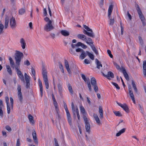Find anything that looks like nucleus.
Instances as JSON below:
<instances>
[{
    "mask_svg": "<svg viewBox=\"0 0 146 146\" xmlns=\"http://www.w3.org/2000/svg\"><path fill=\"white\" fill-rule=\"evenodd\" d=\"M68 89L70 93H71V94H73V92L72 90V86L70 83H69L68 84Z\"/></svg>",
    "mask_w": 146,
    "mask_h": 146,
    "instance_id": "obj_33",
    "label": "nucleus"
},
{
    "mask_svg": "<svg viewBox=\"0 0 146 146\" xmlns=\"http://www.w3.org/2000/svg\"><path fill=\"white\" fill-rule=\"evenodd\" d=\"M4 28V25L2 24L1 22L0 21V35L3 33Z\"/></svg>",
    "mask_w": 146,
    "mask_h": 146,
    "instance_id": "obj_39",
    "label": "nucleus"
},
{
    "mask_svg": "<svg viewBox=\"0 0 146 146\" xmlns=\"http://www.w3.org/2000/svg\"><path fill=\"white\" fill-rule=\"evenodd\" d=\"M139 107L140 108V110L141 112L142 113H143V108L140 105V104H139Z\"/></svg>",
    "mask_w": 146,
    "mask_h": 146,
    "instance_id": "obj_62",
    "label": "nucleus"
},
{
    "mask_svg": "<svg viewBox=\"0 0 146 146\" xmlns=\"http://www.w3.org/2000/svg\"><path fill=\"white\" fill-rule=\"evenodd\" d=\"M113 64L117 69L118 70H121V68L120 66L117 63L115 62H114Z\"/></svg>",
    "mask_w": 146,
    "mask_h": 146,
    "instance_id": "obj_47",
    "label": "nucleus"
},
{
    "mask_svg": "<svg viewBox=\"0 0 146 146\" xmlns=\"http://www.w3.org/2000/svg\"><path fill=\"white\" fill-rule=\"evenodd\" d=\"M10 25L12 29H15L17 27V24L15 18L12 17L10 19Z\"/></svg>",
    "mask_w": 146,
    "mask_h": 146,
    "instance_id": "obj_10",
    "label": "nucleus"
},
{
    "mask_svg": "<svg viewBox=\"0 0 146 146\" xmlns=\"http://www.w3.org/2000/svg\"><path fill=\"white\" fill-rule=\"evenodd\" d=\"M84 50H83L80 48H78L76 50V51L77 52H82Z\"/></svg>",
    "mask_w": 146,
    "mask_h": 146,
    "instance_id": "obj_56",
    "label": "nucleus"
},
{
    "mask_svg": "<svg viewBox=\"0 0 146 146\" xmlns=\"http://www.w3.org/2000/svg\"><path fill=\"white\" fill-rule=\"evenodd\" d=\"M92 50L96 55L98 54V52L94 45H92L91 46Z\"/></svg>",
    "mask_w": 146,
    "mask_h": 146,
    "instance_id": "obj_29",
    "label": "nucleus"
},
{
    "mask_svg": "<svg viewBox=\"0 0 146 146\" xmlns=\"http://www.w3.org/2000/svg\"><path fill=\"white\" fill-rule=\"evenodd\" d=\"M99 113H101L103 112V110L102 109V107L101 106H99Z\"/></svg>",
    "mask_w": 146,
    "mask_h": 146,
    "instance_id": "obj_64",
    "label": "nucleus"
},
{
    "mask_svg": "<svg viewBox=\"0 0 146 146\" xmlns=\"http://www.w3.org/2000/svg\"><path fill=\"white\" fill-rule=\"evenodd\" d=\"M67 118L69 124L71 125L72 124V118L70 114L69 111L66 112Z\"/></svg>",
    "mask_w": 146,
    "mask_h": 146,
    "instance_id": "obj_12",
    "label": "nucleus"
},
{
    "mask_svg": "<svg viewBox=\"0 0 146 146\" xmlns=\"http://www.w3.org/2000/svg\"><path fill=\"white\" fill-rule=\"evenodd\" d=\"M84 62L86 64H88L90 63V61L87 59H86L84 60Z\"/></svg>",
    "mask_w": 146,
    "mask_h": 146,
    "instance_id": "obj_63",
    "label": "nucleus"
},
{
    "mask_svg": "<svg viewBox=\"0 0 146 146\" xmlns=\"http://www.w3.org/2000/svg\"><path fill=\"white\" fill-rule=\"evenodd\" d=\"M81 75L82 79L87 84L89 88V91L90 92L92 90V88L89 78H88L87 79L85 75L83 74H81Z\"/></svg>",
    "mask_w": 146,
    "mask_h": 146,
    "instance_id": "obj_7",
    "label": "nucleus"
},
{
    "mask_svg": "<svg viewBox=\"0 0 146 146\" xmlns=\"http://www.w3.org/2000/svg\"><path fill=\"white\" fill-rule=\"evenodd\" d=\"M93 116L97 123L98 125H100V121L97 115L96 114L94 113L93 114Z\"/></svg>",
    "mask_w": 146,
    "mask_h": 146,
    "instance_id": "obj_22",
    "label": "nucleus"
},
{
    "mask_svg": "<svg viewBox=\"0 0 146 146\" xmlns=\"http://www.w3.org/2000/svg\"><path fill=\"white\" fill-rule=\"evenodd\" d=\"M44 19L46 22H48L44 26V30L46 32H48L53 29L54 27L52 24V21L50 20L47 17H45Z\"/></svg>",
    "mask_w": 146,
    "mask_h": 146,
    "instance_id": "obj_1",
    "label": "nucleus"
},
{
    "mask_svg": "<svg viewBox=\"0 0 146 146\" xmlns=\"http://www.w3.org/2000/svg\"><path fill=\"white\" fill-rule=\"evenodd\" d=\"M24 63L25 65H26L27 66H29L30 65V63L28 60L26 61H25Z\"/></svg>",
    "mask_w": 146,
    "mask_h": 146,
    "instance_id": "obj_53",
    "label": "nucleus"
},
{
    "mask_svg": "<svg viewBox=\"0 0 146 146\" xmlns=\"http://www.w3.org/2000/svg\"><path fill=\"white\" fill-rule=\"evenodd\" d=\"M122 108L127 113H128L129 112V110L128 108V106L125 104H123V106Z\"/></svg>",
    "mask_w": 146,
    "mask_h": 146,
    "instance_id": "obj_25",
    "label": "nucleus"
},
{
    "mask_svg": "<svg viewBox=\"0 0 146 146\" xmlns=\"http://www.w3.org/2000/svg\"><path fill=\"white\" fill-rule=\"evenodd\" d=\"M86 55L87 54H86V52L84 50L82 52H81V54L79 58L80 59L83 60L85 58Z\"/></svg>",
    "mask_w": 146,
    "mask_h": 146,
    "instance_id": "obj_26",
    "label": "nucleus"
},
{
    "mask_svg": "<svg viewBox=\"0 0 146 146\" xmlns=\"http://www.w3.org/2000/svg\"><path fill=\"white\" fill-rule=\"evenodd\" d=\"M85 125V128L87 132L90 133V124L89 123L88 119L85 115L83 116Z\"/></svg>",
    "mask_w": 146,
    "mask_h": 146,
    "instance_id": "obj_5",
    "label": "nucleus"
},
{
    "mask_svg": "<svg viewBox=\"0 0 146 146\" xmlns=\"http://www.w3.org/2000/svg\"><path fill=\"white\" fill-rule=\"evenodd\" d=\"M32 136H33L34 142L35 143L38 144V139L36 137V133L35 130H34L32 132Z\"/></svg>",
    "mask_w": 146,
    "mask_h": 146,
    "instance_id": "obj_14",
    "label": "nucleus"
},
{
    "mask_svg": "<svg viewBox=\"0 0 146 146\" xmlns=\"http://www.w3.org/2000/svg\"><path fill=\"white\" fill-rule=\"evenodd\" d=\"M24 75L26 82H30L29 79H30V77L28 75L25 73L24 74Z\"/></svg>",
    "mask_w": 146,
    "mask_h": 146,
    "instance_id": "obj_38",
    "label": "nucleus"
},
{
    "mask_svg": "<svg viewBox=\"0 0 146 146\" xmlns=\"http://www.w3.org/2000/svg\"><path fill=\"white\" fill-rule=\"evenodd\" d=\"M40 95L41 96V97H42L43 96V87H40Z\"/></svg>",
    "mask_w": 146,
    "mask_h": 146,
    "instance_id": "obj_54",
    "label": "nucleus"
},
{
    "mask_svg": "<svg viewBox=\"0 0 146 146\" xmlns=\"http://www.w3.org/2000/svg\"><path fill=\"white\" fill-rule=\"evenodd\" d=\"M90 82L92 86L93 87L94 90L96 92L98 91L97 82L96 79L94 77H92L90 80Z\"/></svg>",
    "mask_w": 146,
    "mask_h": 146,
    "instance_id": "obj_6",
    "label": "nucleus"
},
{
    "mask_svg": "<svg viewBox=\"0 0 146 146\" xmlns=\"http://www.w3.org/2000/svg\"><path fill=\"white\" fill-rule=\"evenodd\" d=\"M17 90L18 91V95L19 99L21 103H22L23 100V96L21 92V86L19 84H18L17 86Z\"/></svg>",
    "mask_w": 146,
    "mask_h": 146,
    "instance_id": "obj_9",
    "label": "nucleus"
},
{
    "mask_svg": "<svg viewBox=\"0 0 146 146\" xmlns=\"http://www.w3.org/2000/svg\"><path fill=\"white\" fill-rule=\"evenodd\" d=\"M88 36L91 37L92 38H94L95 35L93 31L92 32H88L86 34Z\"/></svg>",
    "mask_w": 146,
    "mask_h": 146,
    "instance_id": "obj_31",
    "label": "nucleus"
},
{
    "mask_svg": "<svg viewBox=\"0 0 146 146\" xmlns=\"http://www.w3.org/2000/svg\"><path fill=\"white\" fill-rule=\"evenodd\" d=\"M28 118L30 122L32 123L33 124H34V121L33 120V117L31 115L29 114L28 116Z\"/></svg>",
    "mask_w": 146,
    "mask_h": 146,
    "instance_id": "obj_35",
    "label": "nucleus"
},
{
    "mask_svg": "<svg viewBox=\"0 0 146 146\" xmlns=\"http://www.w3.org/2000/svg\"><path fill=\"white\" fill-rule=\"evenodd\" d=\"M71 107L72 113H73V117L74 118V119H76V114H75V108L73 102L72 103Z\"/></svg>",
    "mask_w": 146,
    "mask_h": 146,
    "instance_id": "obj_24",
    "label": "nucleus"
},
{
    "mask_svg": "<svg viewBox=\"0 0 146 146\" xmlns=\"http://www.w3.org/2000/svg\"><path fill=\"white\" fill-rule=\"evenodd\" d=\"M135 7L137 10L139 15L143 14L142 11H141L140 8L137 4H135Z\"/></svg>",
    "mask_w": 146,
    "mask_h": 146,
    "instance_id": "obj_20",
    "label": "nucleus"
},
{
    "mask_svg": "<svg viewBox=\"0 0 146 146\" xmlns=\"http://www.w3.org/2000/svg\"><path fill=\"white\" fill-rule=\"evenodd\" d=\"M77 37L78 38L81 39L85 41L86 40V36L83 34H79L77 35Z\"/></svg>",
    "mask_w": 146,
    "mask_h": 146,
    "instance_id": "obj_16",
    "label": "nucleus"
},
{
    "mask_svg": "<svg viewBox=\"0 0 146 146\" xmlns=\"http://www.w3.org/2000/svg\"><path fill=\"white\" fill-rule=\"evenodd\" d=\"M82 43L80 42H79L77 43L76 44V47H78L79 46H82Z\"/></svg>",
    "mask_w": 146,
    "mask_h": 146,
    "instance_id": "obj_59",
    "label": "nucleus"
},
{
    "mask_svg": "<svg viewBox=\"0 0 146 146\" xmlns=\"http://www.w3.org/2000/svg\"><path fill=\"white\" fill-rule=\"evenodd\" d=\"M86 40H85V42L90 46H92V45H94L93 44V42L92 41L91 38L89 37H86Z\"/></svg>",
    "mask_w": 146,
    "mask_h": 146,
    "instance_id": "obj_17",
    "label": "nucleus"
},
{
    "mask_svg": "<svg viewBox=\"0 0 146 146\" xmlns=\"http://www.w3.org/2000/svg\"><path fill=\"white\" fill-rule=\"evenodd\" d=\"M19 66H15V69L16 71L17 74L19 77L20 78L21 80L23 81L24 82H25V80L24 79V76L23 74L22 73L21 71L18 68V67Z\"/></svg>",
    "mask_w": 146,
    "mask_h": 146,
    "instance_id": "obj_8",
    "label": "nucleus"
},
{
    "mask_svg": "<svg viewBox=\"0 0 146 146\" xmlns=\"http://www.w3.org/2000/svg\"><path fill=\"white\" fill-rule=\"evenodd\" d=\"M10 100L11 106V107L13 108V100L12 98L11 97L10 98Z\"/></svg>",
    "mask_w": 146,
    "mask_h": 146,
    "instance_id": "obj_48",
    "label": "nucleus"
},
{
    "mask_svg": "<svg viewBox=\"0 0 146 146\" xmlns=\"http://www.w3.org/2000/svg\"><path fill=\"white\" fill-rule=\"evenodd\" d=\"M80 108L81 112L83 115V116L85 115V114L86 113V111L84 107L81 105H80Z\"/></svg>",
    "mask_w": 146,
    "mask_h": 146,
    "instance_id": "obj_30",
    "label": "nucleus"
},
{
    "mask_svg": "<svg viewBox=\"0 0 146 146\" xmlns=\"http://www.w3.org/2000/svg\"><path fill=\"white\" fill-rule=\"evenodd\" d=\"M113 113L116 116L118 117H121L122 116V114L119 111H114Z\"/></svg>",
    "mask_w": 146,
    "mask_h": 146,
    "instance_id": "obj_37",
    "label": "nucleus"
},
{
    "mask_svg": "<svg viewBox=\"0 0 146 146\" xmlns=\"http://www.w3.org/2000/svg\"><path fill=\"white\" fill-rule=\"evenodd\" d=\"M122 72L125 78L127 80L129 81V76L126 70L125 69V68L123 67H122Z\"/></svg>",
    "mask_w": 146,
    "mask_h": 146,
    "instance_id": "obj_13",
    "label": "nucleus"
},
{
    "mask_svg": "<svg viewBox=\"0 0 146 146\" xmlns=\"http://www.w3.org/2000/svg\"><path fill=\"white\" fill-rule=\"evenodd\" d=\"M38 82L39 84V87H42V82L40 79H38Z\"/></svg>",
    "mask_w": 146,
    "mask_h": 146,
    "instance_id": "obj_58",
    "label": "nucleus"
},
{
    "mask_svg": "<svg viewBox=\"0 0 146 146\" xmlns=\"http://www.w3.org/2000/svg\"><path fill=\"white\" fill-rule=\"evenodd\" d=\"M5 128L7 130L9 131H11L12 130L11 128L9 125H6Z\"/></svg>",
    "mask_w": 146,
    "mask_h": 146,
    "instance_id": "obj_51",
    "label": "nucleus"
},
{
    "mask_svg": "<svg viewBox=\"0 0 146 146\" xmlns=\"http://www.w3.org/2000/svg\"><path fill=\"white\" fill-rule=\"evenodd\" d=\"M9 17L8 16L6 15L5 18V28L7 29V28L9 23Z\"/></svg>",
    "mask_w": 146,
    "mask_h": 146,
    "instance_id": "obj_23",
    "label": "nucleus"
},
{
    "mask_svg": "<svg viewBox=\"0 0 146 146\" xmlns=\"http://www.w3.org/2000/svg\"><path fill=\"white\" fill-rule=\"evenodd\" d=\"M1 107H0V116L1 118H2L3 116V113Z\"/></svg>",
    "mask_w": 146,
    "mask_h": 146,
    "instance_id": "obj_46",
    "label": "nucleus"
},
{
    "mask_svg": "<svg viewBox=\"0 0 146 146\" xmlns=\"http://www.w3.org/2000/svg\"><path fill=\"white\" fill-rule=\"evenodd\" d=\"M103 75L105 77L107 78L108 79H110V78H113L114 77V75L113 74L111 71H109L108 72L107 74H105L102 72H101Z\"/></svg>",
    "mask_w": 146,
    "mask_h": 146,
    "instance_id": "obj_11",
    "label": "nucleus"
},
{
    "mask_svg": "<svg viewBox=\"0 0 146 146\" xmlns=\"http://www.w3.org/2000/svg\"><path fill=\"white\" fill-rule=\"evenodd\" d=\"M5 100L6 102L7 103V105H9V98L8 97H6L5 98Z\"/></svg>",
    "mask_w": 146,
    "mask_h": 146,
    "instance_id": "obj_61",
    "label": "nucleus"
},
{
    "mask_svg": "<svg viewBox=\"0 0 146 146\" xmlns=\"http://www.w3.org/2000/svg\"><path fill=\"white\" fill-rule=\"evenodd\" d=\"M146 70V61L144 60L143 62V70Z\"/></svg>",
    "mask_w": 146,
    "mask_h": 146,
    "instance_id": "obj_44",
    "label": "nucleus"
},
{
    "mask_svg": "<svg viewBox=\"0 0 146 146\" xmlns=\"http://www.w3.org/2000/svg\"><path fill=\"white\" fill-rule=\"evenodd\" d=\"M43 13L44 15V16H46L47 15V12L46 11V9L44 8L43 9Z\"/></svg>",
    "mask_w": 146,
    "mask_h": 146,
    "instance_id": "obj_60",
    "label": "nucleus"
},
{
    "mask_svg": "<svg viewBox=\"0 0 146 146\" xmlns=\"http://www.w3.org/2000/svg\"><path fill=\"white\" fill-rule=\"evenodd\" d=\"M20 42L22 48L24 49L25 48L26 43L24 39L23 38H21L20 39Z\"/></svg>",
    "mask_w": 146,
    "mask_h": 146,
    "instance_id": "obj_21",
    "label": "nucleus"
},
{
    "mask_svg": "<svg viewBox=\"0 0 146 146\" xmlns=\"http://www.w3.org/2000/svg\"><path fill=\"white\" fill-rule=\"evenodd\" d=\"M53 104L55 107L56 112H59V110L58 107L57 103Z\"/></svg>",
    "mask_w": 146,
    "mask_h": 146,
    "instance_id": "obj_41",
    "label": "nucleus"
},
{
    "mask_svg": "<svg viewBox=\"0 0 146 146\" xmlns=\"http://www.w3.org/2000/svg\"><path fill=\"white\" fill-rule=\"evenodd\" d=\"M6 66L7 72L10 74L11 75L12 74V72L10 66L9 65H6Z\"/></svg>",
    "mask_w": 146,
    "mask_h": 146,
    "instance_id": "obj_34",
    "label": "nucleus"
},
{
    "mask_svg": "<svg viewBox=\"0 0 146 146\" xmlns=\"http://www.w3.org/2000/svg\"><path fill=\"white\" fill-rule=\"evenodd\" d=\"M56 118L59 121L61 119V117L60 115L59 112H56Z\"/></svg>",
    "mask_w": 146,
    "mask_h": 146,
    "instance_id": "obj_45",
    "label": "nucleus"
},
{
    "mask_svg": "<svg viewBox=\"0 0 146 146\" xmlns=\"http://www.w3.org/2000/svg\"><path fill=\"white\" fill-rule=\"evenodd\" d=\"M107 52L108 54L109 55V56L111 58H113V56L111 54V52L110 50H107Z\"/></svg>",
    "mask_w": 146,
    "mask_h": 146,
    "instance_id": "obj_49",
    "label": "nucleus"
},
{
    "mask_svg": "<svg viewBox=\"0 0 146 146\" xmlns=\"http://www.w3.org/2000/svg\"><path fill=\"white\" fill-rule=\"evenodd\" d=\"M52 100L53 104H54V103H57V102H56V101L55 99L54 95L53 94H52Z\"/></svg>",
    "mask_w": 146,
    "mask_h": 146,
    "instance_id": "obj_55",
    "label": "nucleus"
},
{
    "mask_svg": "<svg viewBox=\"0 0 146 146\" xmlns=\"http://www.w3.org/2000/svg\"><path fill=\"white\" fill-rule=\"evenodd\" d=\"M139 17L142 22L143 25L145 26L146 25L145 20L143 14L139 15Z\"/></svg>",
    "mask_w": 146,
    "mask_h": 146,
    "instance_id": "obj_15",
    "label": "nucleus"
},
{
    "mask_svg": "<svg viewBox=\"0 0 146 146\" xmlns=\"http://www.w3.org/2000/svg\"><path fill=\"white\" fill-rule=\"evenodd\" d=\"M112 84L117 89L119 90L120 88V87L118 86L117 84L114 82H112Z\"/></svg>",
    "mask_w": 146,
    "mask_h": 146,
    "instance_id": "obj_43",
    "label": "nucleus"
},
{
    "mask_svg": "<svg viewBox=\"0 0 146 146\" xmlns=\"http://www.w3.org/2000/svg\"><path fill=\"white\" fill-rule=\"evenodd\" d=\"M23 56L24 55L22 52L19 51H16L15 57L16 66H19L21 60Z\"/></svg>",
    "mask_w": 146,
    "mask_h": 146,
    "instance_id": "obj_2",
    "label": "nucleus"
},
{
    "mask_svg": "<svg viewBox=\"0 0 146 146\" xmlns=\"http://www.w3.org/2000/svg\"><path fill=\"white\" fill-rule=\"evenodd\" d=\"M9 59L11 67L13 68H14L15 67V63L13 59L11 57H10Z\"/></svg>",
    "mask_w": 146,
    "mask_h": 146,
    "instance_id": "obj_32",
    "label": "nucleus"
},
{
    "mask_svg": "<svg viewBox=\"0 0 146 146\" xmlns=\"http://www.w3.org/2000/svg\"><path fill=\"white\" fill-rule=\"evenodd\" d=\"M31 72L33 76H35V69L33 67L31 68Z\"/></svg>",
    "mask_w": 146,
    "mask_h": 146,
    "instance_id": "obj_52",
    "label": "nucleus"
},
{
    "mask_svg": "<svg viewBox=\"0 0 146 146\" xmlns=\"http://www.w3.org/2000/svg\"><path fill=\"white\" fill-rule=\"evenodd\" d=\"M42 75L45 86L46 89L49 88V84L47 78V73L44 66H43L42 68Z\"/></svg>",
    "mask_w": 146,
    "mask_h": 146,
    "instance_id": "obj_3",
    "label": "nucleus"
},
{
    "mask_svg": "<svg viewBox=\"0 0 146 146\" xmlns=\"http://www.w3.org/2000/svg\"><path fill=\"white\" fill-rule=\"evenodd\" d=\"M61 34L64 36H68L70 35L69 32L66 30H62L60 31Z\"/></svg>",
    "mask_w": 146,
    "mask_h": 146,
    "instance_id": "obj_18",
    "label": "nucleus"
},
{
    "mask_svg": "<svg viewBox=\"0 0 146 146\" xmlns=\"http://www.w3.org/2000/svg\"><path fill=\"white\" fill-rule=\"evenodd\" d=\"M64 64L66 69L69 68L68 62L66 59L64 60Z\"/></svg>",
    "mask_w": 146,
    "mask_h": 146,
    "instance_id": "obj_42",
    "label": "nucleus"
},
{
    "mask_svg": "<svg viewBox=\"0 0 146 146\" xmlns=\"http://www.w3.org/2000/svg\"><path fill=\"white\" fill-rule=\"evenodd\" d=\"M113 5H110L109 7L108 10V17L110 19L109 25L110 26H113L114 23V20L113 18H110V16L113 9Z\"/></svg>",
    "mask_w": 146,
    "mask_h": 146,
    "instance_id": "obj_4",
    "label": "nucleus"
},
{
    "mask_svg": "<svg viewBox=\"0 0 146 146\" xmlns=\"http://www.w3.org/2000/svg\"><path fill=\"white\" fill-rule=\"evenodd\" d=\"M58 87L60 93H61L62 91V84L59 83L58 84Z\"/></svg>",
    "mask_w": 146,
    "mask_h": 146,
    "instance_id": "obj_40",
    "label": "nucleus"
},
{
    "mask_svg": "<svg viewBox=\"0 0 146 146\" xmlns=\"http://www.w3.org/2000/svg\"><path fill=\"white\" fill-rule=\"evenodd\" d=\"M126 130V128H123L120 130L119 132L117 133L116 135V136L117 137L119 136L121 134L124 133L125 132Z\"/></svg>",
    "mask_w": 146,
    "mask_h": 146,
    "instance_id": "obj_27",
    "label": "nucleus"
},
{
    "mask_svg": "<svg viewBox=\"0 0 146 146\" xmlns=\"http://www.w3.org/2000/svg\"><path fill=\"white\" fill-rule=\"evenodd\" d=\"M55 143V146H59V144L58 143V141L56 138L54 139Z\"/></svg>",
    "mask_w": 146,
    "mask_h": 146,
    "instance_id": "obj_50",
    "label": "nucleus"
},
{
    "mask_svg": "<svg viewBox=\"0 0 146 146\" xmlns=\"http://www.w3.org/2000/svg\"><path fill=\"white\" fill-rule=\"evenodd\" d=\"M26 11L25 9L21 8L19 10V14L20 15H22L24 14L25 12Z\"/></svg>",
    "mask_w": 146,
    "mask_h": 146,
    "instance_id": "obj_36",
    "label": "nucleus"
},
{
    "mask_svg": "<svg viewBox=\"0 0 146 146\" xmlns=\"http://www.w3.org/2000/svg\"><path fill=\"white\" fill-rule=\"evenodd\" d=\"M7 112L8 114H9L10 113V108L9 107V104L7 105Z\"/></svg>",
    "mask_w": 146,
    "mask_h": 146,
    "instance_id": "obj_57",
    "label": "nucleus"
},
{
    "mask_svg": "<svg viewBox=\"0 0 146 146\" xmlns=\"http://www.w3.org/2000/svg\"><path fill=\"white\" fill-rule=\"evenodd\" d=\"M86 52L89 57L92 60H93L94 59V56L93 54L90 52L88 51H86Z\"/></svg>",
    "mask_w": 146,
    "mask_h": 146,
    "instance_id": "obj_28",
    "label": "nucleus"
},
{
    "mask_svg": "<svg viewBox=\"0 0 146 146\" xmlns=\"http://www.w3.org/2000/svg\"><path fill=\"white\" fill-rule=\"evenodd\" d=\"M96 64V68L98 69H100V67H102V65L101 63L100 62L98 59L96 58L95 59Z\"/></svg>",
    "mask_w": 146,
    "mask_h": 146,
    "instance_id": "obj_19",
    "label": "nucleus"
}]
</instances>
